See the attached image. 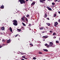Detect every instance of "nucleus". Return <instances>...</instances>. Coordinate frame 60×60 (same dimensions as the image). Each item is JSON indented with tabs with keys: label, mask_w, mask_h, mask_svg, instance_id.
Instances as JSON below:
<instances>
[{
	"label": "nucleus",
	"mask_w": 60,
	"mask_h": 60,
	"mask_svg": "<svg viewBox=\"0 0 60 60\" xmlns=\"http://www.w3.org/2000/svg\"><path fill=\"white\" fill-rule=\"evenodd\" d=\"M1 40V39H0V41Z\"/></svg>",
	"instance_id": "obj_59"
},
{
	"label": "nucleus",
	"mask_w": 60,
	"mask_h": 60,
	"mask_svg": "<svg viewBox=\"0 0 60 60\" xmlns=\"http://www.w3.org/2000/svg\"><path fill=\"white\" fill-rule=\"evenodd\" d=\"M56 14H55L54 15V17H56Z\"/></svg>",
	"instance_id": "obj_23"
},
{
	"label": "nucleus",
	"mask_w": 60,
	"mask_h": 60,
	"mask_svg": "<svg viewBox=\"0 0 60 60\" xmlns=\"http://www.w3.org/2000/svg\"><path fill=\"white\" fill-rule=\"evenodd\" d=\"M38 53L39 54H41V55H42V52H38Z\"/></svg>",
	"instance_id": "obj_16"
},
{
	"label": "nucleus",
	"mask_w": 60,
	"mask_h": 60,
	"mask_svg": "<svg viewBox=\"0 0 60 60\" xmlns=\"http://www.w3.org/2000/svg\"><path fill=\"white\" fill-rule=\"evenodd\" d=\"M39 1H40V3H44V2H43V1H42L41 0H40Z\"/></svg>",
	"instance_id": "obj_15"
},
{
	"label": "nucleus",
	"mask_w": 60,
	"mask_h": 60,
	"mask_svg": "<svg viewBox=\"0 0 60 60\" xmlns=\"http://www.w3.org/2000/svg\"><path fill=\"white\" fill-rule=\"evenodd\" d=\"M29 29L30 30H31V29L30 28H29Z\"/></svg>",
	"instance_id": "obj_42"
},
{
	"label": "nucleus",
	"mask_w": 60,
	"mask_h": 60,
	"mask_svg": "<svg viewBox=\"0 0 60 60\" xmlns=\"http://www.w3.org/2000/svg\"><path fill=\"white\" fill-rule=\"evenodd\" d=\"M33 59H34V60H35L36 59V57H34L33 58Z\"/></svg>",
	"instance_id": "obj_29"
},
{
	"label": "nucleus",
	"mask_w": 60,
	"mask_h": 60,
	"mask_svg": "<svg viewBox=\"0 0 60 60\" xmlns=\"http://www.w3.org/2000/svg\"><path fill=\"white\" fill-rule=\"evenodd\" d=\"M46 8H47L48 10L49 11H51V10H52V9H51V8H50L48 6H47Z\"/></svg>",
	"instance_id": "obj_7"
},
{
	"label": "nucleus",
	"mask_w": 60,
	"mask_h": 60,
	"mask_svg": "<svg viewBox=\"0 0 60 60\" xmlns=\"http://www.w3.org/2000/svg\"><path fill=\"white\" fill-rule=\"evenodd\" d=\"M34 31H32V33H34Z\"/></svg>",
	"instance_id": "obj_48"
},
{
	"label": "nucleus",
	"mask_w": 60,
	"mask_h": 60,
	"mask_svg": "<svg viewBox=\"0 0 60 60\" xmlns=\"http://www.w3.org/2000/svg\"><path fill=\"white\" fill-rule=\"evenodd\" d=\"M43 1H45V0H42Z\"/></svg>",
	"instance_id": "obj_56"
},
{
	"label": "nucleus",
	"mask_w": 60,
	"mask_h": 60,
	"mask_svg": "<svg viewBox=\"0 0 60 60\" xmlns=\"http://www.w3.org/2000/svg\"><path fill=\"white\" fill-rule=\"evenodd\" d=\"M47 31H45V33H46H46H47Z\"/></svg>",
	"instance_id": "obj_57"
},
{
	"label": "nucleus",
	"mask_w": 60,
	"mask_h": 60,
	"mask_svg": "<svg viewBox=\"0 0 60 60\" xmlns=\"http://www.w3.org/2000/svg\"><path fill=\"white\" fill-rule=\"evenodd\" d=\"M53 43H52V42H49V45H48L47 46V47H54L55 46L53 45Z\"/></svg>",
	"instance_id": "obj_2"
},
{
	"label": "nucleus",
	"mask_w": 60,
	"mask_h": 60,
	"mask_svg": "<svg viewBox=\"0 0 60 60\" xmlns=\"http://www.w3.org/2000/svg\"><path fill=\"white\" fill-rule=\"evenodd\" d=\"M19 2H20L21 4H25V0H19Z\"/></svg>",
	"instance_id": "obj_3"
},
{
	"label": "nucleus",
	"mask_w": 60,
	"mask_h": 60,
	"mask_svg": "<svg viewBox=\"0 0 60 60\" xmlns=\"http://www.w3.org/2000/svg\"><path fill=\"white\" fill-rule=\"evenodd\" d=\"M0 8L1 9H4V6L3 5H2L0 7Z\"/></svg>",
	"instance_id": "obj_9"
},
{
	"label": "nucleus",
	"mask_w": 60,
	"mask_h": 60,
	"mask_svg": "<svg viewBox=\"0 0 60 60\" xmlns=\"http://www.w3.org/2000/svg\"><path fill=\"white\" fill-rule=\"evenodd\" d=\"M25 18H26L25 19H26V21L27 22H28V19H27V18L26 17Z\"/></svg>",
	"instance_id": "obj_21"
},
{
	"label": "nucleus",
	"mask_w": 60,
	"mask_h": 60,
	"mask_svg": "<svg viewBox=\"0 0 60 60\" xmlns=\"http://www.w3.org/2000/svg\"><path fill=\"white\" fill-rule=\"evenodd\" d=\"M58 13H59V14H60V11L58 12Z\"/></svg>",
	"instance_id": "obj_50"
},
{
	"label": "nucleus",
	"mask_w": 60,
	"mask_h": 60,
	"mask_svg": "<svg viewBox=\"0 0 60 60\" xmlns=\"http://www.w3.org/2000/svg\"><path fill=\"white\" fill-rule=\"evenodd\" d=\"M54 1L55 2H56L57 1V0H54Z\"/></svg>",
	"instance_id": "obj_40"
},
{
	"label": "nucleus",
	"mask_w": 60,
	"mask_h": 60,
	"mask_svg": "<svg viewBox=\"0 0 60 60\" xmlns=\"http://www.w3.org/2000/svg\"><path fill=\"white\" fill-rule=\"evenodd\" d=\"M34 33L35 34V31H34Z\"/></svg>",
	"instance_id": "obj_52"
},
{
	"label": "nucleus",
	"mask_w": 60,
	"mask_h": 60,
	"mask_svg": "<svg viewBox=\"0 0 60 60\" xmlns=\"http://www.w3.org/2000/svg\"><path fill=\"white\" fill-rule=\"evenodd\" d=\"M1 29L2 30H4V27H3L1 28Z\"/></svg>",
	"instance_id": "obj_14"
},
{
	"label": "nucleus",
	"mask_w": 60,
	"mask_h": 60,
	"mask_svg": "<svg viewBox=\"0 0 60 60\" xmlns=\"http://www.w3.org/2000/svg\"><path fill=\"white\" fill-rule=\"evenodd\" d=\"M30 46H33V45L32 44V43H30Z\"/></svg>",
	"instance_id": "obj_26"
},
{
	"label": "nucleus",
	"mask_w": 60,
	"mask_h": 60,
	"mask_svg": "<svg viewBox=\"0 0 60 60\" xmlns=\"http://www.w3.org/2000/svg\"><path fill=\"white\" fill-rule=\"evenodd\" d=\"M50 33H52L53 32V31L52 30H51L49 31Z\"/></svg>",
	"instance_id": "obj_30"
},
{
	"label": "nucleus",
	"mask_w": 60,
	"mask_h": 60,
	"mask_svg": "<svg viewBox=\"0 0 60 60\" xmlns=\"http://www.w3.org/2000/svg\"><path fill=\"white\" fill-rule=\"evenodd\" d=\"M58 21L59 22H60V19H59L58 20Z\"/></svg>",
	"instance_id": "obj_44"
},
{
	"label": "nucleus",
	"mask_w": 60,
	"mask_h": 60,
	"mask_svg": "<svg viewBox=\"0 0 60 60\" xmlns=\"http://www.w3.org/2000/svg\"><path fill=\"white\" fill-rule=\"evenodd\" d=\"M3 32H0V34H3Z\"/></svg>",
	"instance_id": "obj_38"
},
{
	"label": "nucleus",
	"mask_w": 60,
	"mask_h": 60,
	"mask_svg": "<svg viewBox=\"0 0 60 60\" xmlns=\"http://www.w3.org/2000/svg\"><path fill=\"white\" fill-rule=\"evenodd\" d=\"M2 42H4L5 41L4 39L2 40Z\"/></svg>",
	"instance_id": "obj_32"
},
{
	"label": "nucleus",
	"mask_w": 60,
	"mask_h": 60,
	"mask_svg": "<svg viewBox=\"0 0 60 60\" xmlns=\"http://www.w3.org/2000/svg\"><path fill=\"white\" fill-rule=\"evenodd\" d=\"M8 40L9 41H11V39H9V40Z\"/></svg>",
	"instance_id": "obj_46"
},
{
	"label": "nucleus",
	"mask_w": 60,
	"mask_h": 60,
	"mask_svg": "<svg viewBox=\"0 0 60 60\" xmlns=\"http://www.w3.org/2000/svg\"><path fill=\"white\" fill-rule=\"evenodd\" d=\"M30 1H31V2L32 1V0H30Z\"/></svg>",
	"instance_id": "obj_53"
},
{
	"label": "nucleus",
	"mask_w": 60,
	"mask_h": 60,
	"mask_svg": "<svg viewBox=\"0 0 60 60\" xmlns=\"http://www.w3.org/2000/svg\"><path fill=\"white\" fill-rule=\"evenodd\" d=\"M17 30L18 31H21V29H17Z\"/></svg>",
	"instance_id": "obj_17"
},
{
	"label": "nucleus",
	"mask_w": 60,
	"mask_h": 60,
	"mask_svg": "<svg viewBox=\"0 0 60 60\" xmlns=\"http://www.w3.org/2000/svg\"><path fill=\"white\" fill-rule=\"evenodd\" d=\"M48 37V36H43V37H42V38L43 39H46V38H47Z\"/></svg>",
	"instance_id": "obj_6"
},
{
	"label": "nucleus",
	"mask_w": 60,
	"mask_h": 60,
	"mask_svg": "<svg viewBox=\"0 0 60 60\" xmlns=\"http://www.w3.org/2000/svg\"><path fill=\"white\" fill-rule=\"evenodd\" d=\"M12 22H13V23L14 22V23H13V25H14V26H16L18 25V23H18V21H17L15 20H14L12 21Z\"/></svg>",
	"instance_id": "obj_1"
},
{
	"label": "nucleus",
	"mask_w": 60,
	"mask_h": 60,
	"mask_svg": "<svg viewBox=\"0 0 60 60\" xmlns=\"http://www.w3.org/2000/svg\"><path fill=\"white\" fill-rule=\"evenodd\" d=\"M56 43H59V41H56Z\"/></svg>",
	"instance_id": "obj_25"
},
{
	"label": "nucleus",
	"mask_w": 60,
	"mask_h": 60,
	"mask_svg": "<svg viewBox=\"0 0 60 60\" xmlns=\"http://www.w3.org/2000/svg\"><path fill=\"white\" fill-rule=\"evenodd\" d=\"M26 17H29V15H26Z\"/></svg>",
	"instance_id": "obj_28"
},
{
	"label": "nucleus",
	"mask_w": 60,
	"mask_h": 60,
	"mask_svg": "<svg viewBox=\"0 0 60 60\" xmlns=\"http://www.w3.org/2000/svg\"><path fill=\"white\" fill-rule=\"evenodd\" d=\"M25 59H27V58H25Z\"/></svg>",
	"instance_id": "obj_51"
},
{
	"label": "nucleus",
	"mask_w": 60,
	"mask_h": 60,
	"mask_svg": "<svg viewBox=\"0 0 60 60\" xmlns=\"http://www.w3.org/2000/svg\"><path fill=\"white\" fill-rule=\"evenodd\" d=\"M19 37H20V35H19Z\"/></svg>",
	"instance_id": "obj_58"
},
{
	"label": "nucleus",
	"mask_w": 60,
	"mask_h": 60,
	"mask_svg": "<svg viewBox=\"0 0 60 60\" xmlns=\"http://www.w3.org/2000/svg\"><path fill=\"white\" fill-rule=\"evenodd\" d=\"M3 45L4 46H5V45H4V44H3Z\"/></svg>",
	"instance_id": "obj_47"
},
{
	"label": "nucleus",
	"mask_w": 60,
	"mask_h": 60,
	"mask_svg": "<svg viewBox=\"0 0 60 60\" xmlns=\"http://www.w3.org/2000/svg\"><path fill=\"white\" fill-rule=\"evenodd\" d=\"M45 46H48V44H45Z\"/></svg>",
	"instance_id": "obj_33"
},
{
	"label": "nucleus",
	"mask_w": 60,
	"mask_h": 60,
	"mask_svg": "<svg viewBox=\"0 0 60 60\" xmlns=\"http://www.w3.org/2000/svg\"><path fill=\"white\" fill-rule=\"evenodd\" d=\"M44 33H46V31H44L42 32V34H43Z\"/></svg>",
	"instance_id": "obj_24"
},
{
	"label": "nucleus",
	"mask_w": 60,
	"mask_h": 60,
	"mask_svg": "<svg viewBox=\"0 0 60 60\" xmlns=\"http://www.w3.org/2000/svg\"><path fill=\"white\" fill-rule=\"evenodd\" d=\"M22 57V58H25V57H26L25 56H23Z\"/></svg>",
	"instance_id": "obj_31"
},
{
	"label": "nucleus",
	"mask_w": 60,
	"mask_h": 60,
	"mask_svg": "<svg viewBox=\"0 0 60 60\" xmlns=\"http://www.w3.org/2000/svg\"><path fill=\"white\" fill-rule=\"evenodd\" d=\"M22 25H23V26H26V25H25V23H24L23 22H22Z\"/></svg>",
	"instance_id": "obj_18"
},
{
	"label": "nucleus",
	"mask_w": 60,
	"mask_h": 60,
	"mask_svg": "<svg viewBox=\"0 0 60 60\" xmlns=\"http://www.w3.org/2000/svg\"><path fill=\"white\" fill-rule=\"evenodd\" d=\"M56 35V33H54L52 35Z\"/></svg>",
	"instance_id": "obj_22"
},
{
	"label": "nucleus",
	"mask_w": 60,
	"mask_h": 60,
	"mask_svg": "<svg viewBox=\"0 0 60 60\" xmlns=\"http://www.w3.org/2000/svg\"><path fill=\"white\" fill-rule=\"evenodd\" d=\"M43 50L44 51H46V52H48V50H47V49H43Z\"/></svg>",
	"instance_id": "obj_10"
},
{
	"label": "nucleus",
	"mask_w": 60,
	"mask_h": 60,
	"mask_svg": "<svg viewBox=\"0 0 60 60\" xmlns=\"http://www.w3.org/2000/svg\"><path fill=\"white\" fill-rule=\"evenodd\" d=\"M46 24L48 26H50V24L49 23H46Z\"/></svg>",
	"instance_id": "obj_13"
},
{
	"label": "nucleus",
	"mask_w": 60,
	"mask_h": 60,
	"mask_svg": "<svg viewBox=\"0 0 60 60\" xmlns=\"http://www.w3.org/2000/svg\"><path fill=\"white\" fill-rule=\"evenodd\" d=\"M10 31L11 32H12V30L11 29V27H10Z\"/></svg>",
	"instance_id": "obj_12"
},
{
	"label": "nucleus",
	"mask_w": 60,
	"mask_h": 60,
	"mask_svg": "<svg viewBox=\"0 0 60 60\" xmlns=\"http://www.w3.org/2000/svg\"><path fill=\"white\" fill-rule=\"evenodd\" d=\"M18 35H19V34L16 35L15 36V37H17V36H18Z\"/></svg>",
	"instance_id": "obj_36"
},
{
	"label": "nucleus",
	"mask_w": 60,
	"mask_h": 60,
	"mask_svg": "<svg viewBox=\"0 0 60 60\" xmlns=\"http://www.w3.org/2000/svg\"><path fill=\"white\" fill-rule=\"evenodd\" d=\"M56 38V37L54 36L53 37V39H55Z\"/></svg>",
	"instance_id": "obj_37"
},
{
	"label": "nucleus",
	"mask_w": 60,
	"mask_h": 60,
	"mask_svg": "<svg viewBox=\"0 0 60 60\" xmlns=\"http://www.w3.org/2000/svg\"><path fill=\"white\" fill-rule=\"evenodd\" d=\"M52 5H55V3H54V2H52Z\"/></svg>",
	"instance_id": "obj_27"
},
{
	"label": "nucleus",
	"mask_w": 60,
	"mask_h": 60,
	"mask_svg": "<svg viewBox=\"0 0 60 60\" xmlns=\"http://www.w3.org/2000/svg\"><path fill=\"white\" fill-rule=\"evenodd\" d=\"M26 17L25 16H23L21 18V19L22 20L23 22H25V19Z\"/></svg>",
	"instance_id": "obj_4"
},
{
	"label": "nucleus",
	"mask_w": 60,
	"mask_h": 60,
	"mask_svg": "<svg viewBox=\"0 0 60 60\" xmlns=\"http://www.w3.org/2000/svg\"><path fill=\"white\" fill-rule=\"evenodd\" d=\"M21 53L22 55H23V54H24V53H23L21 52Z\"/></svg>",
	"instance_id": "obj_43"
},
{
	"label": "nucleus",
	"mask_w": 60,
	"mask_h": 60,
	"mask_svg": "<svg viewBox=\"0 0 60 60\" xmlns=\"http://www.w3.org/2000/svg\"><path fill=\"white\" fill-rule=\"evenodd\" d=\"M43 28H44V27H42L40 28V30H42Z\"/></svg>",
	"instance_id": "obj_20"
},
{
	"label": "nucleus",
	"mask_w": 60,
	"mask_h": 60,
	"mask_svg": "<svg viewBox=\"0 0 60 60\" xmlns=\"http://www.w3.org/2000/svg\"><path fill=\"white\" fill-rule=\"evenodd\" d=\"M40 35L41 36H40V38H41V34H40Z\"/></svg>",
	"instance_id": "obj_45"
},
{
	"label": "nucleus",
	"mask_w": 60,
	"mask_h": 60,
	"mask_svg": "<svg viewBox=\"0 0 60 60\" xmlns=\"http://www.w3.org/2000/svg\"><path fill=\"white\" fill-rule=\"evenodd\" d=\"M22 28H23V29H24V27L22 26Z\"/></svg>",
	"instance_id": "obj_41"
},
{
	"label": "nucleus",
	"mask_w": 60,
	"mask_h": 60,
	"mask_svg": "<svg viewBox=\"0 0 60 60\" xmlns=\"http://www.w3.org/2000/svg\"><path fill=\"white\" fill-rule=\"evenodd\" d=\"M33 3L31 4V6L32 7L35 4V1H34L33 2Z\"/></svg>",
	"instance_id": "obj_5"
},
{
	"label": "nucleus",
	"mask_w": 60,
	"mask_h": 60,
	"mask_svg": "<svg viewBox=\"0 0 60 60\" xmlns=\"http://www.w3.org/2000/svg\"><path fill=\"white\" fill-rule=\"evenodd\" d=\"M26 2H27V1H28V0H26Z\"/></svg>",
	"instance_id": "obj_49"
},
{
	"label": "nucleus",
	"mask_w": 60,
	"mask_h": 60,
	"mask_svg": "<svg viewBox=\"0 0 60 60\" xmlns=\"http://www.w3.org/2000/svg\"><path fill=\"white\" fill-rule=\"evenodd\" d=\"M58 2H60V0H59L58 1Z\"/></svg>",
	"instance_id": "obj_54"
},
{
	"label": "nucleus",
	"mask_w": 60,
	"mask_h": 60,
	"mask_svg": "<svg viewBox=\"0 0 60 60\" xmlns=\"http://www.w3.org/2000/svg\"><path fill=\"white\" fill-rule=\"evenodd\" d=\"M43 41H45V39H44V40H43Z\"/></svg>",
	"instance_id": "obj_55"
},
{
	"label": "nucleus",
	"mask_w": 60,
	"mask_h": 60,
	"mask_svg": "<svg viewBox=\"0 0 60 60\" xmlns=\"http://www.w3.org/2000/svg\"><path fill=\"white\" fill-rule=\"evenodd\" d=\"M29 26H31V24H29Z\"/></svg>",
	"instance_id": "obj_35"
},
{
	"label": "nucleus",
	"mask_w": 60,
	"mask_h": 60,
	"mask_svg": "<svg viewBox=\"0 0 60 60\" xmlns=\"http://www.w3.org/2000/svg\"><path fill=\"white\" fill-rule=\"evenodd\" d=\"M10 42H11L10 41H9V40H8L7 41V43H9Z\"/></svg>",
	"instance_id": "obj_19"
},
{
	"label": "nucleus",
	"mask_w": 60,
	"mask_h": 60,
	"mask_svg": "<svg viewBox=\"0 0 60 60\" xmlns=\"http://www.w3.org/2000/svg\"><path fill=\"white\" fill-rule=\"evenodd\" d=\"M46 19H48V20H49V18H47Z\"/></svg>",
	"instance_id": "obj_39"
},
{
	"label": "nucleus",
	"mask_w": 60,
	"mask_h": 60,
	"mask_svg": "<svg viewBox=\"0 0 60 60\" xmlns=\"http://www.w3.org/2000/svg\"><path fill=\"white\" fill-rule=\"evenodd\" d=\"M2 47H3V45L0 46V48H2Z\"/></svg>",
	"instance_id": "obj_34"
},
{
	"label": "nucleus",
	"mask_w": 60,
	"mask_h": 60,
	"mask_svg": "<svg viewBox=\"0 0 60 60\" xmlns=\"http://www.w3.org/2000/svg\"><path fill=\"white\" fill-rule=\"evenodd\" d=\"M58 24V23L57 22H55V23H54V26H57V25Z\"/></svg>",
	"instance_id": "obj_8"
},
{
	"label": "nucleus",
	"mask_w": 60,
	"mask_h": 60,
	"mask_svg": "<svg viewBox=\"0 0 60 60\" xmlns=\"http://www.w3.org/2000/svg\"><path fill=\"white\" fill-rule=\"evenodd\" d=\"M48 16V15L45 13V18H47V16Z\"/></svg>",
	"instance_id": "obj_11"
}]
</instances>
